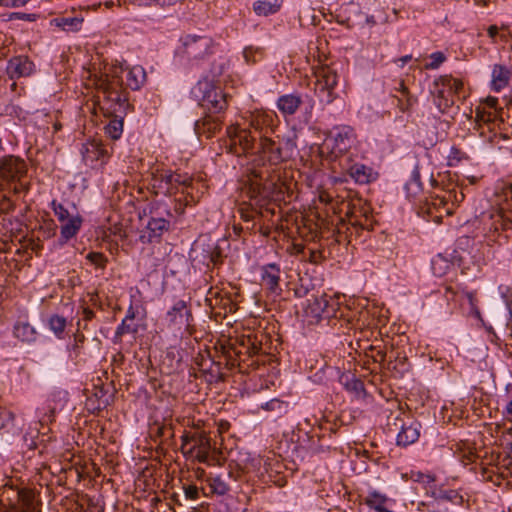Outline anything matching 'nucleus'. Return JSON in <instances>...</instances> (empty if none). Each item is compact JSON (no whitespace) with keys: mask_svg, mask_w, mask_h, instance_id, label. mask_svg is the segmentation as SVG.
I'll return each mask as SVG.
<instances>
[{"mask_svg":"<svg viewBox=\"0 0 512 512\" xmlns=\"http://www.w3.org/2000/svg\"><path fill=\"white\" fill-rule=\"evenodd\" d=\"M192 324V311L183 299L174 301L161 320L162 331L171 334L175 339L182 338L185 333L190 334Z\"/></svg>","mask_w":512,"mask_h":512,"instance_id":"obj_1","label":"nucleus"},{"mask_svg":"<svg viewBox=\"0 0 512 512\" xmlns=\"http://www.w3.org/2000/svg\"><path fill=\"white\" fill-rule=\"evenodd\" d=\"M50 207L60 223V245L66 244L69 240L76 237L83 225V217L72 205V210L57 200H52Z\"/></svg>","mask_w":512,"mask_h":512,"instance_id":"obj_2","label":"nucleus"},{"mask_svg":"<svg viewBox=\"0 0 512 512\" xmlns=\"http://www.w3.org/2000/svg\"><path fill=\"white\" fill-rule=\"evenodd\" d=\"M356 141L355 130L351 126L340 125L324 140L320 151L321 154H327L331 160H335L348 153Z\"/></svg>","mask_w":512,"mask_h":512,"instance_id":"obj_3","label":"nucleus"},{"mask_svg":"<svg viewBox=\"0 0 512 512\" xmlns=\"http://www.w3.org/2000/svg\"><path fill=\"white\" fill-rule=\"evenodd\" d=\"M181 449L186 457L196 459L200 463H208L211 450L210 438L202 433L185 435L182 437Z\"/></svg>","mask_w":512,"mask_h":512,"instance_id":"obj_4","label":"nucleus"},{"mask_svg":"<svg viewBox=\"0 0 512 512\" xmlns=\"http://www.w3.org/2000/svg\"><path fill=\"white\" fill-rule=\"evenodd\" d=\"M8 496L1 501L3 507L1 512H37L34 501V494L28 490L9 489L3 492Z\"/></svg>","mask_w":512,"mask_h":512,"instance_id":"obj_5","label":"nucleus"},{"mask_svg":"<svg viewBox=\"0 0 512 512\" xmlns=\"http://www.w3.org/2000/svg\"><path fill=\"white\" fill-rule=\"evenodd\" d=\"M195 91L201 92L202 105L213 113H218L225 109V96L217 91L212 83L208 80L198 81Z\"/></svg>","mask_w":512,"mask_h":512,"instance_id":"obj_6","label":"nucleus"},{"mask_svg":"<svg viewBox=\"0 0 512 512\" xmlns=\"http://www.w3.org/2000/svg\"><path fill=\"white\" fill-rule=\"evenodd\" d=\"M315 90L322 100L331 103L334 99L333 91L338 84L337 73L329 67H321L316 71Z\"/></svg>","mask_w":512,"mask_h":512,"instance_id":"obj_7","label":"nucleus"},{"mask_svg":"<svg viewBox=\"0 0 512 512\" xmlns=\"http://www.w3.org/2000/svg\"><path fill=\"white\" fill-rule=\"evenodd\" d=\"M334 313L326 295L307 299L304 314L310 323H317L322 318H328Z\"/></svg>","mask_w":512,"mask_h":512,"instance_id":"obj_8","label":"nucleus"},{"mask_svg":"<svg viewBox=\"0 0 512 512\" xmlns=\"http://www.w3.org/2000/svg\"><path fill=\"white\" fill-rule=\"evenodd\" d=\"M260 284L271 295L279 296L282 292L280 287L281 269L275 263H268L259 268Z\"/></svg>","mask_w":512,"mask_h":512,"instance_id":"obj_9","label":"nucleus"},{"mask_svg":"<svg viewBox=\"0 0 512 512\" xmlns=\"http://www.w3.org/2000/svg\"><path fill=\"white\" fill-rule=\"evenodd\" d=\"M212 39L208 36L187 35L183 38L185 53L192 59L203 58L212 48Z\"/></svg>","mask_w":512,"mask_h":512,"instance_id":"obj_10","label":"nucleus"},{"mask_svg":"<svg viewBox=\"0 0 512 512\" xmlns=\"http://www.w3.org/2000/svg\"><path fill=\"white\" fill-rule=\"evenodd\" d=\"M261 147L263 154L273 164H278L287 160L294 150V145L290 141L286 143V147L283 149L279 145H276L274 141L267 138L261 141Z\"/></svg>","mask_w":512,"mask_h":512,"instance_id":"obj_11","label":"nucleus"},{"mask_svg":"<svg viewBox=\"0 0 512 512\" xmlns=\"http://www.w3.org/2000/svg\"><path fill=\"white\" fill-rule=\"evenodd\" d=\"M261 147L263 154L273 164H278L287 160L294 150V145L290 141L286 143V147L283 149L279 145H276L274 141L267 138L261 141Z\"/></svg>","mask_w":512,"mask_h":512,"instance_id":"obj_12","label":"nucleus"},{"mask_svg":"<svg viewBox=\"0 0 512 512\" xmlns=\"http://www.w3.org/2000/svg\"><path fill=\"white\" fill-rule=\"evenodd\" d=\"M34 70V63L26 56H16L11 58L6 67V72L10 79L28 77L34 72Z\"/></svg>","mask_w":512,"mask_h":512,"instance_id":"obj_13","label":"nucleus"},{"mask_svg":"<svg viewBox=\"0 0 512 512\" xmlns=\"http://www.w3.org/2000/svg\"><path fill=\"white\" fill-rule=\"evenodd\" d=\"M169 229V221L165 218H151L140 234L143 243H151L159 240Z\"/></svg>","mask_w":512,"mask_h":512,"instance_id":"obj_14","label":"nucleus"},{"mask_svg":"<svg viewBox=\"0 0 512 512\" xmlns=\"http://www.w3.org/2000/svg\"><path fill=\"white\" fill-rule=\"evenodd\" d=\"M80 151L82 159L86 164H93L97 161L105 163L108 159V152L106 148L96 140L84 143Z\"/></svg>","mask_w":512,"mask_h":512,"instance_id":"obj_15","label":"nucleus"},{"mask_svg":"<svg viewBox=\"0 0 512 512\" xmlns=\"http://www.w3.org/2000/svg\"><path fill=\"white\" fill-rule=\"evenodd\" d=\"M26 171L27 167L25 162L22 159L13 156L3 159L0 165V172L2 176L10 180H19L26 174Z\"/></svg>","mask_w":512,"mask_h":512,"instance_id":"obj_16","label":"nucleus"},{"mask_svg":"<svg viewBox=\"0 0 512 512\" xmlns=\"http://www.w3.org/2000/svg\"><path fill=\"white\" fill-rule=\"evenodd\" d=\"M421 424L418 421H409L401 425L397 434L396 443L398 446L407 447L415 443L420 437Z\"/></svg>","mask_w":512,"mask_h":512,"instance_id":"obj_17","label":"nucleus"},{"mask_svg":"<svg viewBox=\"0 0 512 512\" xmlns=\"http://www.w3.org/2000/svg\"><path fill=\"white\" fill-rule=\"evenodd\" d=\"M511 76L512 72L508 67L500 64L493 65L490 81L491 90L496 93L501 92L503 89L508 87Z\"/></svg>","mask_w":512,"mask_h":512,"instance_id":"obj_18","label":"nucleus"},{"mask_svg":"<svg viewBox=\"0 0 512 512\" xmlns=\"http://www.w3.org/2000/svg\"><path fill=\"white\" fill-rule=\"evenodd\" d=\"M302 103L301 97L296 94H285L278 98L277 108L284 117L294 115Z\"/></svg>","mask_w":512,"mask_h":512,"instance_id":"obj_19","label":"nucleus"},{"mask_svg":"<svg viewBox=\"0 0 512 512\" xmlns=\"http://www.w3.org/2000/svg\"><path fill=\"white\" fill-rule=\"evenodd\" d=\"M350 177L359 184L370 183L377 178V173L371 167L356 163L349 168Z\"/></svg>","mask_w":512,"mask_h":512,"instance_id":"obj_20","label":"nucleus"},{"mask_svg":"<svg viewBox=\"0 0 512 512\" xmlns=\"http://www.w3.org/2000/svg\"><path fill=\"white\" fill-rule=\"evenodd\" d=\"M140 310L144 311V307L140 304H134L133 301H131L125 318L122 320L121 324L117 327L116 334L117 335H123L126 333H136L137 327L131 326L128 322L133 321L136 316L139 314Z\"/></svg>","mask_w":512,"mask_h":512,"instance_id":"obj_21","label":"nucleus"},{"mask_svg":"<svg viewBox=\"0 0 512 512\" xmlns=\"http://www.w3.org/2000/svg\"><path fill=\"white\" fill-rule=\"evenodd\" d=\"M13 334L20 341L27 343L35 342L38 336L35 327L26 320L16 322L13 328Z\"/></svg>","mask_w":512,"mask_h":512,"instance_id":"obj_22","label":"nucleus"},{"mask_svg":"<svg viewBox=\"0 0 512 512\" xmlns=\"http://www.w3.org/2000/svg\"><path fill=\"white\" fill-rule=\"evenodd\" d=\"M487 34L493 44L497 43L498 39L507 42L508 38H512V24L502 23L500 26L490 25L487 28Z\"/></svg>","mask_w":512,"mask_h":512,"instance_id":"obj_23","label":"nucleus"},{"mask_svg":"<svg viewBox=\"0 0 512 512\" xmlns=\"http://www.w3.org/2000/svg\"><path fill=\"white\" fill-rule=\"evenodd\" d=\"M282 4L283 0H258L253 4V9L258 16H269L278 12Z\"/></svg>","mask_w":512,"mask_h":512,"instance_id":"obj_24","label":"nucleus"},{"mask_svg":"<svg viewBox=\"0 0 512 512\" xmlns=\"http://www.w3.org/2000/svg\"><path fill=\"white\" fill-rule=\"evenodd\" d=\"M83 23L82 17H59L50 21L51 26L58 27L67 32H78Z\"/></svg>","mask_w":512,"mask_h":512,"instance_id":"obj_25","label":"nucleus"},{"mask_svg":"<svg viewBox=\"0 0 512 512\" xmlns=\"http://www.w3.org/2000/svg\"><path fill=\"white\" fill-rule=\"evenodd\" d=\"M146 79V73L143 67L134 66L128 69L126 74L127 86L132 90H138L142 87Z\"/></svg>","mask_w":512,"mask_h":512,"instance_id":"obj_26","label":"nucleus"},{"mask_svg":"<svg viewBox=\"0 0 512 512\" xmlns=\"http://www.w3.org/2000/svg\"><path fill=\"white\" fill-rule=\"evenodd\" d=\"M67 400V392L65 391H55L51 393L47 398V407L51 414L63 409Z\"/></svg>","mask_w":512,"mask_h":512,"instance_id":"obj_27","label":"nucleus"},{"mask_svg":"<svg viewBox=\"0 0 512 512\" xmlns=\"http://www.w3.org/2000/svg\"><path fill=\"white\" fill-rule=\"evenodd\" d=\"M491 229L495 232L505 231L512 225L511 219L502 211L498 210L491 215Z\"/></svg>","mask_w":512,"mask_h":512,"instance_id":"obj_28","label":"nucleus"},{"mask_svg":"<svg viewBox=\"0 0 512 512\" xmlns=\"http://www.w3.org/2000/svg\"><path fill=\"white\" fill-rule=\"evenodd\" d=\"M402 478L423 484L425 487H430L435 482L434 475L413 470L410 473L403 474Z\"/></svg>","mask_w":512,"mask_h":512,"instance_id":"obj_29","label":"nucleus"},{"mask_svg":"<svg viewBox=\"0 0 512 512\" xmlns=\"http://www.w3.org/2000/svg\"><path fill=\"white\" fill-rule=\"evenodd\" d=\"M124 122L122 118H113L105 126V133L113 140H118L123 134Z\"/></svg>","mask_w":512,"mask_h":512,"instance_id":"obj_30","label":"nucleus"},{"mask_svg":"<svg viewBox=\"0 0 512 512\" xmlns=\"http://www.w3.org/2000/svg\"><path fill=\"white\" fill-rule=\"evenodd\" d=\"M48 324L54 335L57 338L62 339L67 324L66 319L59 315H52L48 320Z\"/></svg>","mask_w":512,"mask_h":512,"instance_id":"obj_31","label":"nucleus"},{"mask_svg":"<svg viewBox=\"0 0 512 512\" xmlns=\"http://www.w3.org/2000/svg\"><path fill=\"white\" fill-rule=\"evenodd\" d=\"M435 86L437 89L434 91V103L440 112H444L448 107L452 105L453 100L446 96L445 90L443 88H439V84L437 82H435Z\"/></svg>","mask_w":512,"mask_h":512,"instance_id":"obj_32","label":"nucleus"},{"mask_svg":"<svg viewBox=\"0 0 512 512\" xmlns=\"http://www.w3.org/2000/svg\"><path fill=\"white\" fill-rule=\"evenodd\" d=\"M432 270L436 276H443L450 269L451 263L442 255H437L432 259L431 262Z\"/></svg>","mask_w":512,"mask_h":512,"instance_id":"obj_33","label":"nucleus"},{"mask_svg":"<svg viewBox=\"0 0 512 512\" xmlns=\"http://www.w3.org/2000/svg\"><path fill=\"white\" fill-rule=\"evenodd\" d=\"M406 188L408 191L412 190L414 194L422 190L421 176L418 167L413 169L410 180L406 184Z\"/></svg>","mask_w":512,"mask_h":512,"instance_id":"obj_34","label":"nucleus"},{"mask_svg":"<svg viewBox=\"0 0 512 512\" xmlns=\"http://www.w3.org/2000/svg\"><path fill=\"white\" fill-rule=\"evenodd\" d=\"M431 61L425 65L426 69L435 70L438 69L447 59L443 52L437 51L430 55Z\"/></svg>","mask_w":512,"mask_h":512,"instance_id":"obj_35","label":"nucleus"},{"mask_svg":"<svg viewBox=\"0 0 512 512\" xmlns=\"http://www.w3.org/2000/svg\"><path fill=\"white\" fill-rule=\"evenodd\" d=\"M209 485L212 491L218 495H225L229 490L227 484L219 476L214 477Z\"/></svg>","mask_w":512,"mask_h":512,"instance_id":"obj_36","label":"nucleus"},{"mask_svg":"<svg viewBox=\"0 0 512 512\" xmlns=\"http://www.w3.org/2000/svg\"><path fill=\"white\" fill-rule=\"evenodd\" d=\"M86 259L97 268H104L107 262V258L100 252H90Z\"/></svg>","mask_w":512,"mask_h":512,"instance_id":"obj_37","label":"nucleus"},{"mask_svg":"<svg viewBox=\"0 0 512 512\" xmlns=\"http://www.w3.org/2000/svg\"><path fill=\"white\" fill-rule=\"evenodd\" d=\"M442 86L453 93H458L463 88V82L460 79L449 77L442 80Z\"/></svg>","mask_w":512,"mask_h":512,"instance_id":"obj_38","label":"nucleus"},{"mask_svg":"<svg viewBox=\"0 0 512 512\" xmlns=\"http://www.w3.org/2000/svg\"><path fill=\"white\" fill-rule=\"evenodd\" d=\"M447 159H448L449 166H455L461 161L462 153L457 147L452 146L450 148Z\"/></svg>","mask_w":512,"mask_h":512,"instance_id":"obj_39","label":"nucleus"},{"mask_svg":"<svg viewBox=\"0 0 512 512\" xmlns=\"http://www.w3.org/2000/svg\"><path fill=\"white\" fill-rule=\"evenodd\" d=\"M461 296L467 299L472 310L476 309L478 303L476 291L463 288L461 289Z\"/></svg>","mask_w":512,"mask_h":512,"instance_id":"obj_40","label":"nucleus"},{"mask_svg":"<svg viewBox=\"0 0 512 512\" xmlns=\"http://www.w3.org/2000/svg\"><path fill=\"white\" fill-rule=\"evenodd\" d=\"M345 387L348 391H352L356 394H360L363 391V384L354 377L346 382Z\"/></svg>","mask_w":512,"mask_h":512,"instance_id":"obj_41","label":"nucleus"},{"mask_svg":"<svg viewBox=\"0 0 512 512\" xmlns=\"http://www.w3.org/2000/svg\"><path fill=\"white\" fill-rule=\"evenodd\" d=\"M130 2L140 8L158 7V0H130Z\"/></svg>","mask_w":512,"mask_h":512,"instance_id":"obj_42","label":"nucleus"},{"mask_svg":"<svg viewBox=\"0 0 512 512\" xmlns=\"http://www.w3.org/2000/svg\"><path fill=\"white\" fill-rule=\"evenodd\" d=\"M168 181L170 183L175 182V183L182 184V185H188L190 183L191 179L188 176H181L179 174H171L168 177Z\"/></svg>","mask_w":512,"mask_h":512,"instance_id":"obj_43","label":"nucleus"},{"mask_svg":"<svg viewBox=\"0 0 512 512\" xmlns=\"http://www.w3.org/2000/svg\"><path fill=\"white\" fill-rule=\"evenodd\" d=\"M185 497L191 500H197L199 493L198 488L195 485H189L184 488Z\"/></svg>","mask_w":512,"mask_h":512,"instance_id":"obj_44","label":"nucleus"},{"mask_svg":"<svg viewBox=\"0 0 512 512\" xmlns=\"http://www.w3.org/2000/svg\"><path fill=\"white\" fill-rule=\"evenodd\" d=\"M441 497L445 500H449V501H452L455 503H458L462 500V497L459 496L457 491H455V490L445 491V492H443Z\"/></svg>","mask_w":512,"mask_h":512,"instance_id":"obj_45","label":"nucleus"},{"mask_svg":"<svg viewBox=\"0 0 512 512\" xmlns=\"http://www.w3.org/2000/svg\"><path fill=\"white\" fill-rule=\"evenodd\" d=\"M239 138V142L245 141V149H248L251 146L252 140L248 139V134L245 130L241 131L237 136Z\"/></svg>","mask_w":512,"mask_h":512,"instance_id":"obj_46","label":"nucleus"},{"mask_svg":"<svg viewBox=\"0 0 512 512\" xmlns=\"http://www.w3.org/2000/svg\"><path fill=\"white\" fill-rule=\"evenodd\" d=\"M412 59V55H405L403 57H400L398 59L394 60V63L398 65V67L402 68L406 63H408Z\"/></svg>","mask_w":512,"mask_h":512,"instance_id":"obj_47","label":"nucleus"},{"mask_svg":"<svg viewBox=\"0 0 512 512\" xmlns=\"http://www.w3.org/2000/svg\"><path fill=\"white\" fill-rule=\"evenodd\" d=\"M20 3H22V0H0V5L7 7L19 6Z\"/></svg>","mask_w":512,"mask_h":512,"instance_id":"obj_48","label":"nucleus"},{"mask_svg":"<svg viewBox=\"0 0 512 512\" xmlns=\"http://www.w3.org/2000/svg\"><path fill=\"white\" fill-rule=\"evenodd\" d=\"M280 402L277 399H273L271 401H268L264 403L261 407L265 410H274L275 406L278 405Z\"/></svg>","mask_w":512,"mask_h":512,"instance_id":"obj_49","label":"nucleus"},{"mask_svg":"<svg viewBox=\"0 0 512 512\" xmlns=\"http://www.w3.org/2000/svg\"><path fill=\"white\" fill-rule=\"evenodd\" d=\"M504 413L508 419L512 420V399L507 403Z\"/></svg>","mask_w":512,"mask_h":512,"instance_id":"obj_50","label":"nucleus"},{"mask_svg":"<svg viewBox=\"0 0 512 512\" xmlns=\"http://www.w3.org/2000/svg\"><path fill=\"white\" fill-rule=\"evenodd\" d=\"M453 198L456 202H460L464 199V194L463 193H459V195L455 192L453 193Z\"/></svg>","mask_w":512,"mask_h":512,"instance_id":"obj_51","label":"nucleus"},{"mask_svg":"<svg viewBox=\"0 0 512 512\" xmlns=\"http://www.w3.org/2000/svg\"><path fill=\"white\" fill-rule=\"evenodd\" d=\"M506 194H510L512 197V182L509 184Z\"/></svg>","mask_w":512,"mask_h":512,"instance_id":"obj_52","label":"nucleus"},{"mask_svg":"<svg viewBox=\"0 0 512 512\" xmlns=\"http://www.w3.org/2000/svg\"><path fill=\"white\" fill-rule=\"evenodd\" d=\"M496 102H497V99H496V98H491V99H490V105H491V106H494V105L496 104Z\"/></svg>","mask_w":512,"mask_h":512,"instance_id":"obj_53","label":"nucleus"},{"mask_svg":"<svg viewBox=\"0 0 512 512\" xmlns=\"http://www.w3.org/2000/svg\"><path fill=\"white\" fill-rule=\"evenodd\" d=\"M248 52H249V51H248L247 49H245V50H244V57H245L246 59L248 58Z\"/></svg>","mask_w":512,"mask_h":512,"instance_id":"obj_54","label":"nucleus"},{"mask_svg":"<svg viewBox=\"0 0 512 512\" xmlns=\"http://www.w3.org/2000/svg\"><path fill=\"white\" fill-rule=\"evenodd\" d=\"M401 90L405 93L407 91V88L405 86H402Z\"/></svg>","mask_w":512,"mask_h":512,"instance_id":"obj_55","label":"nucleus"},{"mask_svg":"<svg viewBox=\"0 0 512 512\" xmlns=\"http://www.w3.org/2000/svg\"><path fill=\"white\" fill-rule=\"evenodd\" d=\"M439 200H440V204H445L444 199L440 198Z\"/></svg>","mask_w":512,"mask_h":512,"instance_id":"obj_56","label":"nucleus"},{"mask_svg":"<svg viewBox=\"0 0 512 512\" xmlns=\"http://www.w3.org/2000/svg\"><path fill=\"white\" fill-rule=\"evenodd\" d=\"M194 93L196 94V97H199V94H197V93H200L199 91L194 90Z\"/></svg>","mask_w":512,"mask_h":512,"instance_id":"obj_57","label":"nucleus"},{"mask_svg":"<svg viewBox=\"0 0 512 512\" xmlns=\"http://www.w3.org/2000/svg\"><path fill=\"white\" fill-rule=\"evenodd\" d=\"M511 319H512V311H510Z\"/></svg>","mask_w":512,"mask_h":512,"instance_id":"obj_58","label":"nucleus"}]
</instances>
